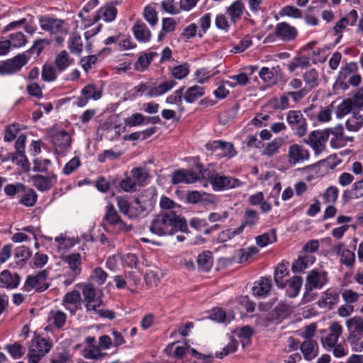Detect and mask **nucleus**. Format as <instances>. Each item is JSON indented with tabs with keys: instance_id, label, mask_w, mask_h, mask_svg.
Listing matches in <instances>:
<instances>
[{
	"instance_id": "cd10ccee",
	"label": "nucleus",
	"mask_w": 363,
	"mask_h": 363,
	"mask_svg": "<svg viewBox=\"0 0 363 363\" xmlns=\"http://www.w3.org/2000/svg\"><path fill=\"white\" fill-rule=\"evenodd\" d=\"M74 60L69 56L67 50L60 51L55 57V65L59 72L65 71L69 66L72 65Z\"/></svg>"
},
{
	"instance_id": "58836bf2",
	"label": "nucleus",
	"mask_w": 363,
	"mask_h": 363,
	"mask_svg": "<svg viewBox=\"0 0 363 363\" xmlns=\"http://www.w3.org/2000/svg\"><path fill=\"white\" fill-rule=\"evenodd\" d=\"M310 58L306 56L296 57L287 65V68L291 73H293L298 68H306L309 67Z\"/></svg>"
},
{
	"instance_id": "72a5a7b5",
	"label": "nucleus",
	"mask_w": 363,
	"mask_h": 363,
	"mask_svg": "<svg viewBox=\"0 0 363 363\" xmlns=\"http://www.w3.org/2000/svg\"><path fill=\"white\" fill-rule=\"evenodd\" d=\"M176 84L174 80L164 81L157 86L151 87L149 91L147 92V95L150 97L160 96L172 89Z\"/></svg>"
},
{
	"instance_id": "c03bdc74",
	"label": "nucleus",
	"mask_w": 363,
	"mask_h": 363,
	"mask_svg": "<svg viewBox=\"0 0 363 363\" xmlns=\"http://www.w3.org/2000/svg\"><path fill=\"white\" fill-rule=\"evenodd\" d=\"M303 79L310 89L318 85V73L315 69H311L303 74Z\"/></svg>"
},
{
	"instance_id": "052dcab7",
	"label": "nucleus",
	"mask_w": 363,
	"mask_h": 363,
	"mask_svg": "<svg viewBox=\"0 0 363 363\" xmlns=\"http://www.w3.org/2000/svg\"><path fill=\"white\" fill-rule=\"evenodd\" d=\"M355 254L354 252L347 249L340 256V262L349 268L354 267L355 263Z\"/></svg>"
},
{
	"instance_id": "f257e3e1",
	"label": "nucleus",
	"mask_w": 363,
	"mask_h": 363,
	"mask_svg": "<svg viewBox=\"0 0 363 363\" xmlns=\"http://www.w3.org/2000/svg\"><path fill=\"white\" fill-rule=\"evenodd\" d=\"M150 230L160 236L172 235L177 231L187 232L186 220L172 211H163L151 221Z\"/></svg>"
},
{
	"instance_id": "bb28decb",
	"label": "nucleus",
	"mask_w": 363,
	"mask_h": 363,
	"mask_svg": "<svg viewBox=\"0 0 363 363\" xmlns=\"http://www.w3.org/2000/svg\"><path fill=\"white\" fill-rule=\"evenodd\" d=\"M20 281L17 274H11L9 270H4L0 274V286L5 288H16Z\"/></svg>"
},
{
	"instance_id": "f704fd0d",
	"label": "nucleus",
	"mask_w": 363,
	"mask_h": 363,
	"mask_svg": "<svg viewBox=\"0 0 363 363\" xmlns=\"http://www.w3.org/2000/svg\"><path fill=\"white\" fill-rule=\"evenodd\" d=\"M300 347L306 360H311L318 355V347L316 342H302Z\"/></svg>"
},
{
	"instance_id": "8fccbe9b",
	"label": "nucleus",
	"mask_w": 363,
	"mask_h": 363,
	"mask_svg": "<svg viewBox=\"0 0 363 363\" xmlns=\"http://www.w3.org/2000/svg\"><path fill=\"white\" fill-rule=\"evenodd\" d=\"M185 87L182 86L176 90L172 94L169 95L166 99V102L169 104H177L179 106L180 111H184V107L182 106V97H184V91Z\"/></svg>"
},
{
	"instance_id": "a878e982",
	"label": "nucleus",
	"mask_w": 363,
	"mask_h": 363,
	"mask_svg": "<svg viewBox=\"0 0 363 363\" xmlns=\"http://www.w3.org/2000/svg\"><path fill=\"white\" fill-rule=\"evenodd\" d=\"M133 32L135 38L141 43L150 41L151 38V32L147 26L141 22L136 21L133 27Z\"/></svg>"
},
{
	"instance_id": "f03ea898",
	"label": "nucleus",
	"mask_w": 363,
	"mask_h": 363,
	"mask_svg": "<svg viewBox=\"0 0 363 363\" xmlns=\"http://www.w3.org/2000/svg\"><path fill=\"white\" fill-rule=\"evenodd\" d=\"M199 173L202 178L207 179L214 191H223L226 189H235L242 186L243 182L230 176H225L215 171L211 172L208 169H200Z\"/></svg>"
},
{
	"instance_id": "37998d69",
	"label": "nucleus",
	"mask_w": 363,
	"mask_h": 363,
	"mask_svg": "<svg viewBox=\"0 0 363 363\" xmlns=\"http://www.w3.org/2000/svg\"><path fill=\"white\" fill-rule=\"evenodd\" d=\"M346 128L350 131H357L363 125V117L361 115L354 112L345 123Z\"/></svg>"
},
{
	"instance_id": "a19ab883",
	"label": "nucleus",
	"mask_w": 363,
	"mask_h": 363,
	"mask_svg": "<svg viewBox=\"0 0 363 363\" xmlns=\"http://www.w3.org/2000/svg\"><path fill=\"white\" fill-rule=\"evenodd\" d=\"M256 243L258 246L264 247L268 244L275 242L277 241V234L275 229H272L267 233L257 236Z\"/></svg>"
},
{
	"instance_id": "a18cd8bd",
	"label": "nucleus",
	"mask_w": 363,
	"mask_h": 363,
	"mask_svg": "<svg viewBox=\"0 0 363 363\" xmlns=\"http://www.w3.org/2000/svg\"><path fill=\"white\" fill-rule=\"evenodd\" d=\"M289 274L286 266L283 264H279L274 272V281L277 286L279 288H285L286 283L284 278Z\"/></svg>"
},
{
	"instance_id": "7ed1b4c3",
	"label": "nucleus",
	"mask_w": 363,
	"mask_h": 363,
	"mask_svg": "<svg viewBox=\"0 0 363 363\" xmlns=\"http://www.w3.org/2000/svg\"><path fill=\"white\" fill-rule=\"evenodd\" d=\"M39 23L43 30L56 35L55 41L58 44H62L64 42L65 36L69 31L68 25L64 20L41 16L39 18Z\"/></svg>"
},
{
	"instance_id": "423d86ee",
	"label": "nucleus",
	"mask_w": 363,
	"mask_h": 363,
	"mask_svg": "<svg viewBox=\"0 0 363 363\" xmlns=\"http://www.w3.org/2000/svg\"><path fill=\"white\" fill-rule=\"evenodd\" d=\"M328 282V273L318 269L310 271L305 283L306 293L314 289H321Z\"/></svg>"
},
{
	"instance_id": "de8ad7c7",
	"label": "nucleus",
	"mask_w": 363,
	"mask_h": 363,
	"mask_svg": "<svg viewBox=\"0 0 363 363\" xmlns=\"http://www.w3.org/2000/svg\"><path fill=\"white\" fill-rule=\"evenodd\" d=\"M353 103L351 99H346L340 104L336 108L335 114L337 118H342L351 112Z\"/></svg>"
},
{
	"instance_id": "13d9d810",
	"label": "nucleus",
	"mask_w": 363,
	"mask_h": 363,
	"mask_svg": "<svg viewBox=\"0 0 363 363\" xmlns=\"http://www.w3.org/2000/svg\"><path fill=\"white\" fill-rule=\"evenodd\" d=\"M6 349L13 359H20L25 353V349L17 342L6 345Z\"/></svg>"
},
{
	"instance_id": "09e8293b",
	"label": "nucleus",
	"mask_w": 363,
	"mask_h": 363,
	"mask_svg": "<svg viewBox=\"0 0 363 363\" xmlns=\"http://www.w3.org/2000/svg\"><path fill=\"white\" fill-rule=\"evenodd\" d=\"M243 6L237 1L228 8L227 13L230 17V22L235 23L236 20L240 17L242 13Z\"/></svg>"
},
{
	"instance_id": "4be33fe9",
	"label": "nucleus",
	"mask_w": 363,
	"mask_h": 363,
	"mask_svg": "<svg viewBox=\"0 0 363 363\" xmlns=\"http://www.w3.org/2000/svg\"><path fill=\"white\" fill-rule=\"evenodd\" d=\"M358 70V65L356 62H351L342 66L339 72L337 81L343 89H347V79L356 73Z\"/></svg>"
},
{
	"instance_id": "9b49d317",
	"label": "nucleus",
	"mask_w": 363,
	"mask_h": 363,
	"mask_svg": "<svg viewBox=\"0 0 363 363\" xmlns=\"http://www.w3.org/2000/svg\"><path fill=\"white\" fill-rule=\"evenodd\" d=\"M47 277L46 270H43L34 276H28L23 286L24 291L27 292H30L32 289H35L37 292L45 291L49 287V284L45 281Z\"/></svg>"
},
{
	"instance_id": "6e6d98bb",
	"label": "nucleus",
	"mask_w": 363,
	"mask_h": 363,
	"mask_svg": "<svg viewBox=\"0 0 363 363\" xmlns=\"http://www.w3.org/2000/svg\"><path fill=\"white\" fill-rule=\"evenodd\" d=\"M116 201L121 213L130 218L133 214L132 213V206L130 205L128 201L122 196H117Z\"/></svg>"
},
{
	"instance_id": "4c0bfd02",
	"label": "nucleus",
	"mask_w": 363,
	"mask_h": 363,
	"mask_svg": "<svg viewBox=\"0 0 363 363\" xmlns=\"http://www.w3.org/2000/svg\"><path fill=\"white\" fill-rule=\"evenodd\" d=\"M284 140L282 138H277L269 143L263 150V155L269 157L279 152V149L284 145Z\"/></svg>"
},
{
	"instance_id": "0e129e2a",
	"label": "nucleus",
	"mask_w": 363,
	"mask_h": 363,
	"mask_svg": "<svg viewBox=\"0 0 363 363\" xmlns=\"http://www.w3.org/2000/svg\"><path fill=\"white\" fill-rule=\"evenodd\" d=\"M361 296V294L354 291L352 289H345L342 292V298L345 302V303H348L352 305L357 302Z\"/></svg>"
},
{
	"instance_id": "7c9ffc66",
	"label": "nucleus",
	"mask_w": 363,
	"mask_h": 363,
	"mask_svg": "<svg viewBox=\"0 0 363 363\" xmlns=\"http://www.w3.org/2000/svg\"><path fill=\"white\" fill-rule=\"evenodd\" d=\"M65 262L69 265L74 277H77L82 272V260L79 253H72L65 257Z\"/></svg>"
},
{
	"instance_id": "aec40b11",
	"label": "nucleus",
	"mask_w": 363,
	"mask_h": 363,
	"mask_svg": "<svg viewBox=\"0 0 363 363\" xmlns=\"http://www.w3.org/2000/svg\"><path fill=\"white\" fill-rule=\"evenodd\" d=\"M52 142L56 151L62 152L70 147L72 138L66 131H57L52 136Z\"/></svg>"
},
{
	"instance_id": "6ab92c4d",
	"label": "nucleus",
	"mask_w": 363,
	"mask_h": 363,
	"mask_svg": "<svg viewBox=\"0 0 363 363\" xmlns=\"http://www.w3.org/2000/svg\"><path fill=\"white\" fill-rule=\"evenodd\" d=\"M357 11L355 9L351 10L347 14L340 18L333 27L335 35H339V38H341L342 32L347 28V26H354L357 23Z\"/></svg>"
},
{
	"instance_id": "774afa93",
	"label": "nucleus",
	"mask_w": 363,
	"mask_h": 363,
	"mask_svg": "<svg viewBox=\"0 0 363 363\" xmlns=\"http://www.w3.org/2000/svg\"><path fill=\"white\" fill-rule=\"evenodd\" d=\"M56 70L52 65L45 64L42 69V79L46 82H52L56 79Z\"/></svg>"
},
{
	"instance_id": "e2e57ef3",
	"label": "nucleus",
	"mask_w": 363,
	"mask_h": 363,
	"mask_svg": "<svg viewBox=\"0 0 363 363\" xmlns=\"http://www.w3.org/2000/svg\"><path fill=\"white\" fill-rule=\"evenodd\" d=\"M339 194L338 189L335 186H329L324 192L323 196L325 203L334 204Z\"/></svg>"
},
{
	"instance_id": "5fc2aeb1",
	"label": "nucleus",
	"mask_w": 363,
	"mask_h": 363,
	"mask_svg": "<svg viewBox=\"0 0 363 363\" xmlns=\"http://www.w3.org/2000/svg\"><path fill=\"white\" fill-rule=\"evenodd\" d=\"M270 104L275 110H284L290 106L286 94H282L279 98H273Z\"/></svg>"
},
{
	"instance_id": "a211bd4d",
	"label": "nucleus",
	"mask_w": 363,
	"mask_h": 363,
	"mask_svg": "<svg viewBox=\"0 0 363 363\" xmlns=\"http://www.w3.org/2000/svg\"><path fill=\"white\" fill-rule=\"evenodd\" d=\"M339 302V294L336 289L330 288L325 290L318 301V305L322 308L332 310Z\"/></svg>"
},
{
	"instance_id": "603ef678",
	"label": "nucleus",
	"mask_w": 363,
	"mask_h": 363,
	"mask_svg": "<svg viewBox=\"0 0 363 363\" xmlns=\"http://www.w3.org/2000/svg\"><path fill=\"white\" fill-rule=\"evenodd\" d=\"M184 342L183 345L177 347L174 351L173 355L178 359H182L190 354L196 355L197 352L194 349L191 348L190 346L186 344L187 342Z\"/></svg>"
},
{
	"instance_id": "473e14b6",
	"label": "nucleus",
	"mask_w": 363,
	"mask_h": 363,
	"mask_svg": "<svg viewBox=\"0 0 363 363\" xmlns=\"http://www.w3.org/2000/svg\"><path fill=\"white\" fill-rule=\"evenodd\" d=\"M286 292L290 297L296 296L302 286L303 279L301 277L294 276L291 279L285 280Z\"/></svg>"
},
{
	"instance_id": "680f3d73",
	"label": "nucleus",
	"mask_w": 363,
	"mask_h": 363,
	"mask_svg": "<svg viewBox=\"0 0 363 363\" xmlns=\"http://www.w3.org/2000/svg\"><path fill=\"white\" fill-rule=\"evenodd\" d=\"M211 252H203L198 256L197 263L201 269L208 271L211 265Z\"/></svg>"
},
{
	"instance_id": "49530a36",
	"label": "nucleus",
	"mask_w": 363,
	"mask_h": 363,
	"mask_svg": "<svg viewBox=\"0 0 363 363\" xmlns=\"http://www.w3.org/2000/svg\"><path fill=\"white\" fill-rule=\"evenodd\" d=\"M7 40L11 48H21L24 46L27 43L25 35L21 32L10 34Z\"/></svg>"
},
{
	"instance_id": "2f4dec72",
	"label": "nucleus",
	"mask_w": 363,
	"mask_h": 363,
	"mask_svg": "<svg viewBox=\"0 0 363 363\" xmlns=\"http://www.w3.org/2000/svg\"><path fill=\"white\" fill-rule=\"evenodd\" d=\"M272 288V281L269 278L262 277L255 283L252 288L254 295L263 296L267 295Z\"/></svg>"
},
{
	"instance_id": "0eeeda50",
	"label": "nucleus",
	"mask_w": 363,
	"mask_h": 363,
	"mask_svg": "<svg viewBox=\"0 0 363 363\" xmlns=\"http://www.w3.org/2000/svg\"><path fill=\"white\" fill-rule=\"evenodd\" d=\"M206 148L218 158H230L236 152L232 143L223 140L211 141L206 145Z\"/></svg>"
},
{
	"instance_id": "f8f14e48",
	"label": "nucleus",
	"mask_w": 363,
	"mask_h": 363,
	"mask_svg": "<svg viewBox=\"0 0 363 363\" xmlns=\"http://www.w3.org/2000/svg\"><path fill=\"white\" fill-rule=\"evenodd\" d=\"M104 220L107 222L108 225L113 228L116 233L123 230H128L127 224L118 215L116 209L111 203H108L106 206V213L104 216Z\"/></svg>"
},
{
	"instance_id": "79ce46f5",
	"label": "nucleus",
	"mask_w": 363,
	"mask_h": 363,
	"mask_svg": "<svg viewBox=\"0 0 363 363\" xmlns=\"http://www.w3.org/2000/svg\"><path fill=\"white\" fill-rule=\"evenodd\" d=\"M108 277V274L100 267L94 268L90 274L89 279L91 281L101 286L105 284Z\"/></svg>"
},
{
	"instance_id": "338daca9",
	"label": "nucleus",
	"mask_w": 363,
	"mask_h": 363,
	"mask_svg": "<svg viewBox=\"0 0 363 363\" xmlns=\"http://www.w3.org/2000/svg\"><path fill=\"white\" fill-rule=\"evenodd\" d=\"M37 201V194L35 191L30 189L27 191L25 195L20 199L19 203L30 207L33 206Z\"/></svg>"
},
{
	"instance_id": "393cba45",
	"label": "nucleus",
	"mask_w": 363,
	"mask_h": 363,
	"mask_svg": "<svg viewBox=\"0 0 363 363\" xmlns=\"http://www.w3.org/2000/svg\"><path fill=\"white\" fill-rule=\"evenodd\" d=\"M81 301V294L77 290H72L67 292L62 299L63 306L71 311L72 313H74L77 309V304H79Z\"/></svg>"
},
{
	"instance_id": "ea45409f",
	"label": "nucleus",
	"mask_w": 363,
	"mask_h": 363,
	"mask_svg": "<svg viewBox=\"0 0 363 363\" xmlns=\"http://www.w3.org/2000/svg\"><path fill=\"white\" fill-rule=\"evenodd\" d=\"M11 157L12 162L20 167L23 172H28L30 171V162L25 152L11 153Z\"/></svg>"
},
{
	"instance_id": "dca6fc26",
	"label": "nucleus",
	"mask_w": 363,
	"mask_h": 363,
	"mask_svg": "<svg viewBox=\"0 0 363 363\" xmlns=\"http://www.w3.org/2000/svg\"><path fill=\"white\" fill-rule=\"evenodd\" d=\"M309 152L303 147L294 144L289 147L288 162L290 164L295 165L308 160Z\"/></svg>"
},
{
	"instance_id": "4468645a",
	"label": "nucleus",
	"mask_w": 363,
	"mask_h": 363,
	"mask_svg": "<svg viewBox=\"0 0 363 363\" xmlns=\"http://www.w3.org/2000/svg\"><path fill=\"white\" fill-rule=\"evenodd\" d=\"M274 35L277 38L284 42H289L296 39L298 35V30L289 23L281 22L276 25Z\"/></svg>"
},
{
	"instance_id": "b1692460",
	"label": "nucleus",
	"mask_w": 363,
	"mask_h": 363,
	"mask_svg": "<svg viewBox=\"0 0 363 363\" xmlns=\"http://www.w3.org/2000/svg\"><path fill=\"white\" fill-rule=\"evenodd\" d=\"M117 9L111 4H107L101 8L94 17L95 21L103 20L105 22L113 21L116 16Z\"/></svg>"
},
{
	"instance_id": "ddd939ff",
	"label": "nucleus",
	"mask_w": 363,
	"mask_h": 363,
	"mask_svg": "<svg viewBox=\"0 0 363 363\" xmlns=\"http://www.w3.org/2000/svg\"><path fill=\"white\" fill-rule=\"evenodd\" d=\"M329 130H318L312 131L306 141L314 150L316 155L322 152L325 148V143L329 138Z\"/></svg>"
},
{
	"instance_id": "9d476101",
	"label": "nucleus",
	"mask_w": 363,
	"mask_h": 363,
	"mask_svg": "<svg viewBox=\"0 0 363 363\" xmlns=\"http://www.w3.org/2000/svg\"><path fill=\"white\" fill-rule=\"evenodd\" d=\"M28 60L26 55L22 53L1 62L0 63V74L10 75L16 73L27 63Z\"/></svg>"
},
{
	"instance_id": "2eb2a0df",
	"label": "nucleus",
	"mask_w": 363,
	"mask_h": 363,
	"mask_svg": "<svg viewBox=\"0 0 363 363\" xmlns=\"http://www.w3.org/2000/svg\"><path fill=\"white\" fill-rule=\"evenodd\" d=\"M329 130V136L331 135L330 145L333 148H340L347 145L348 142L353 141V137L345 136L344 128L342 125H337L334 128H327Z\"/></svg>"
},
{
	"instance_id": "bf43d9fd",
	"label": "nucleus",
	"mask_w": 363,
	"mask_h": 363,
	"mask_svg": "<svg viewBox=\"0 0 363 363\" xmlns=\"http://www.w3.org/2000/svg\"><path fill=\"white\" fill-rule=\"evenodd\" d=\"M68 48L72 53L79 55L83 48V43L80 36H72L68 43Z\"/></svg>"
},
{
	"instance_id": "c756f323",
	"label": "nucleus",
	"mask_w": 363,
	"mask_h": 363,
	"mask_svg": "<svg viewBox=\"0 0 363 363\" xmlns=\"http://www.w3.org/2000/svg\"><path fill=\"white\" fill-rule=\"evenodd\" d=\"M135 201L143 204L144 208H149L152 211L155 203V190L151 189L145 190L135 199Z\"/></svg>"
},
{
	"instance_id": "5701e85b",
	"label": "nucleus",
	"mask_w": 363,
	"mask_h": 363,
	"mask_svg": "<svg viewBox=\"0 0 363 363\" xmlns=\"http://www.w3.org/2000/svg\"><path fill=\"white\" fill-rule=\"evenodd\" d=\"M352 220L350 216L345 215L338 216L336 218V223L338 225H342L339 227L335 228L331 232V235L335 239H341L345 233L348 230L350 225L349 223Z\"/></svg>"
},
{
	"instance_id": "69168bd1",
	"label": "nucleus",
	"mask_w": 363,
	"mask_h": 363,
	"mask_svg": "<svg viewBox=\"0 0 363 363\" xmlns=\"http://www.w3.org/2000/svg\"><path fill=\"white\" fill-rule=\"evenodd\" d=\"M347 326L350 330L361 333L363 331V319L359 317H353L347 320Z\"/></svg>"
},
{
	"instance_id": "20e7f679",
	"label": "nucleus",
	"mask_w": 363,
	"mask_h": 363,
	"mask_svg": "<svg viewBox=\"0 0 363 363\" xmlns=\"http://www.w3.org/2000/svg\"><path fill=\"white\" fill-rule=\"evenodd\" d=\"M286 121L294 133L302 137L307 132V122L301 111L290 110L286 114Z\"/></svg>"
},
{
	"instance_id": "4d7b16f0",
	"label": "nucleus",
	"mask_w": 363,
	"mask_h": 363,
	"mask_svg": "<svg viewBox=\"0 0 363 363\" xmlns=\"http://www.w3.org/2000/svg\"><path fill=\"white\" fill-rule=\"evenodd\" d=\"M82 95L84 96L88 100H98L101 96V92L97 90L94 84H88L82 89Z\"/></svg>"
},
{
	"instance_id": "3c124183",
	"label": "nucleus",
	"mask_w": 363,
	"mask_h": 363,
	"mask_svg": "<svg viewBox=\"0 0 363 363\" xmlns=\"http://www.w3.org/2000/svg\"><path fill=\"white\" fill-rule=\"evenodd\" d=\"M323 345L333 348V353L336 357H342L347 354V348L344 344H336L337 342H322Z\"/></svg>"
},
{
	"instance_id": "6e6552de",
	"label": "nucleus",
	"mask_w": 363,
	"mask_h": 363,
	"mask_svg": "<svg viewBox=\"0 0 363 363\" xmlns=\"http://www.w3.org/2000/svg\"><path fill=\"white\" fill-rule=\"evenodd\" d=\"M113 343L115 347L120 345L117 344L118 342H87V345L83 349L82 354L86 359H99L106 354L101 351L110 348Z\"/></svg>"
},
{
	"instance_id": "c9c22d12",
	"label": "nucleus",
	"mask_w": 363,
	"mask_h": 363,
	"mask_svg": "<svg viewBox=\"0 0 363 363\" xmlns=\"http://www.w3.org/2000/svg\"><path fill=\"white\" fill-rule=\"evenodd\" d=\"M204 94V88L200 86H193L184 91V99L187 103H193Z\"/></svg>"
},
{
	"instance_id": "412c9836",
	"label": "nucleus",
	"mask_w": 363,
	"mask_h": 363,
	"mask_svg": "<svg viewBox=\"0 0 363 363\" xmlns=\"http://www.w3.org/2000/svg\"><path fill=\"white\" fill-rule=\"evenodd\" d=\"M33 186L40 191H45L49 190L53 184L57 182L56 175L53 174L51 177H45L43 175H34L31 177Z\"/></svg>"
},
{
	"instance_id": "c85d7f7f",
	"label": "nucleus",
	"mask_w": 363,
	"mask_h": 363,
	"mask_svg": "<svg viewBox=\"0 0 363 363\" xmlns=\"http://www.w3.org/2000/svg\"><path fill=\"white\" fill-rule=\"evenodd\" d=\"M315 260V257L311 254H306L303 257H299L292 264V270L294 272H301L313 264Z\"/></svg>"
},
{
	"instance_id": "39448f33",
	"label": "nucleus",
	"mask_w": 363,
	"mask_h": 363,
	"mask_svg": "<svg viewBox=\"0 0 363 363\" xmlns=\"http://www.w3.org/2000/svg\"><path fill=\"white\" fill-rule=\"evenodd\" d=\"M79 285L83 286L82 295L87 311H96V308L100 307L102 304V299L99 294H101V291H97L96 289L91 283L82 284Z\"/></svg>"
},
{
	"instance_id": "e433bc0d",
	"label": "nucleus",
	"mask_w": 363,
	"mask_h": 363,
	"mask_svg": "<svg viewBox=\"0 0 363 363\" xmlns=\"http://www.w3.org/2000/svg\"><path fill=\"white\" fill-rule=\"evenodd\" d=\"M259 213L257 211L251 208H247L245 211L243 221L240 227H242V230L245 226H253L259 221Z\"/></svg>"
},
{
	"instance_id": "1a4fd4ad",
	"label": "nucleus",
	"mask_w": 363,
	"mask_h": 363,
	"mask_svg": "<svg viewBox=\"0 0 363 363\" xmlns=\"http://www.w3.org/2000/svg\"><path fill=\"white\" fill-rule=\"evenodd\" d=\"M52 347V342H30L27 354L28 363H38Z\"/></svg>"
},
{
	"instance_id": "f3484780",
	"label": "nucleus",
	"mask_w": 363,
	"mask_h": 363,
	"mask_svg": "<svg viewBox=\"0 0 363 363\" xmlns=\"http://www.w3.org/2000/svg\"><path fill=\"white\" fill-rule=\"evenodd\" d=\"M200 179V176L195 172L186 169H179L172 174V184H177L179 183L192 184Z\"/></svg>"
},
{
	"instance_id": "864d4df0",
	"label": "nucleus",
	"mask_w": 363,
	"mask_h": 363,
	"mask_svg": "<svg viewBox=\"0 0 363 363\" xmlns=\"http://www.w3.org/2000/svg\"><path fill=\"white\" fill-rule=\"evenodd\" d=\"M259 77L267 85H273L277 83V77H275L272 69L264 67L259 72Z\"/></svg>"
}]
</instances>
